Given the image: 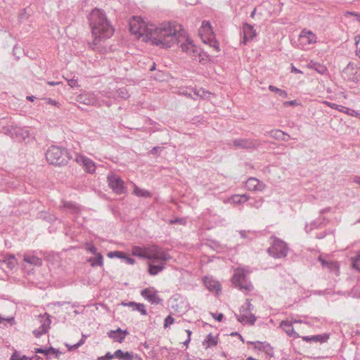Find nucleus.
I'll use <instances>...</instances> for the list:
<instances>
[{"instance_id": "obj_20", "label": "nucleus", "mask_w": 360, "mask_h": 360, "mask_svg": "<svg viewBox=\"0 0 360 360\" xmlns=\"http://www.w3.org/2000/svg\"><path fill=\"white\" fill-rule=\"evenodd\" d=\"M280 326L288 336L292 337L294 338H300L299 334L294 330L292 322L288 321H281Z\"/></svg>"}, {"instance_id": "obj_34", "label": "nucleus", "mask_w": 360, "mask_h": 360, "mask_svg": "<svg viewBox=\"0 0 360 360\" xmlns=\"http://www.w3.org/2000/svg\"><path fill=\"white\" fill-rule=\"evenodd\" d=\"M250 344L255 345V348L259 350H264L269 354V351H272V348L269 345V344L262 342H250Z\"/></svg>"}, {"instance_id": "obj_12", "label": "nucleus", "mask_w": 360, "mask_h": 360, "mask_svg": "<svg viewBox=\"0 0 360 360\" xmlns=\"http://www.w3.org/2000/svg\"><path fill=\"white\" fill-rule=\"evenodd\" d=\"M75 161L83 167L84 170L90 174H93L96 170L95 162L90 158L83 155H77Z\"/></svg>"}, {"instance_id": "obj_4", "label": "nucleus", "mask_w": 360, "mask_h": 360, "mask_svg": "<svg viewBox=\"0 0 360 360\" xmlns=\"http://www.w3.org/2000/svg\"><path fill=\"white\" fill-rule=\"evenodd\" d=\"M147 251L148 259L150 260L154 259L160 262H166L172 258L165 249L155 244L147 246Z\"/></svg>"}, {"instance_id": "obj_13", "label": "nucleus", "mask_w": 360, "mask_h": 360, "mask_svg": "<svg viewBox=\"0 0 360 360\" xmlns=\"http://www.w3.org/2000/svg\"><path fill=\"white\" fill-rule=\"evenodd\" d=\"M141 295L147 300L151 304H159L162 302V299L157 295V291L150 288H145L141 290Z\"/></svg>"}, {"instance_id": "obj_47", "label": "nucleus", "mask_w": 360, "mask_h": 360, "mask_svg": "<svg viewBox=\"0 0 360 360\" xmlns=\"http://www.w3.org/2000/svg\"><path fill=\"white\" fill-rule=\"evenodd\" d=\"M299 103L296 100L289 101H285L283 103V106L288 107V106H295L297 105Z\"/></svg>"}, {"instance_id": "obj_3", "label": "nucleus", "mask_w": 360, "mask_h": 360, "mask_svg": "<svg viewBox=\"0 0 360 360\" xmlns=\"http://www.w3.org/2000/svg\"><path fill=\"white\" fill-rule=\"evenodd\" d=\"M46 158L49 164L61 166L68 162L70 156L67 149L57 146H51L46 152Z\"/></svg>"}, {"instance_id": "obj_55", "label": "nucleus", "mask_w": 360, "mask_h": 360, "mask_svg": "<svg viewBox=\"0 0 360 360\" xmlns=\"http://www.w3.org/2000/svg\"><path fill=\"white\" fill-rule=\"evenodd\" d=\"M239 233H240V236L242 238H248V234H252V233L250 231H239Z\"/></svg>"}, {"instance_id": "obj_21", "label": "nucleus", "mask_w": 360, "mask_h": 360, "mask_svg": "<svg viewBox=\"0 0 360 360\" xmlns=\"http://www.w3.org/2000/svg\"><path fill=\"white\" fill-rule=\"evenodd\" d=\"M319 261L324 268H327L330 271H334L336 274L339 271V265L337 262L326 260L322 256L319 257Z\"/></svg>"}, {"instance_id": "obj_29", "label": "nucleus", "mask_w": 360, "mask_h": 360, "mask_svg": "<svg viewBox=\"0 0 360 360\" xmlns=\"http://www.w3.org/2000/svg\"><path fill=\"white\" fill-rule=\"evenodd\" d=\"M218 343L217 336H214L211 333L208 334L202 342V345L207 349L212 346H215Z\"/></svg>"}, {"instance_id": "obj_45", "label": "nucleus", "mask_w": 360, "mask_h": 360, "mask_svg": "<svg viewBox=\"0 0 360 360\" xmlns=\"http://www.w3.org/2000/svg\"><path fill=\"white\" fill-rule=\"evenodd\" d=\"M344 113L354 117H359L360 115V113L358 111L350 109L349 108H346Z\"/></svg>"}, {"instance_id": "obj_39", "label": "nucleus", "mask_w": 360, "mask_h": 360, "mask_svg": "<svg viewBox=\"0 0 360 360\" xmlns=\"http://www.w3.org/2000/svg\"><path fill=\"white\" fill-rule=\"evenodd\" d=\"M119 97L122 99L129 98V92L126 87H121L117 90Z\"/></svg>"}, {"instance_id": "obj_19", "label": "nucleus", "mask_w": 360, "mask_h": 360, "mask_svg": "<svg viewBox=\"0 0 360 360\" xmlns=\"http://www.w3.org/2000/svg\"><path fill=\"white\" fill-rule=\"evenodd\" d=\"M265 135H269V136L275 139L276 140L283 141H288L290 138L289 134L280 129H274L269 131H266Z\"/></svg>"}, {"instance_id": "obj_28", "label": "nucleus", "mask_w": 360, "mask_h": 360, "mask_svg": "<svg viewBox=\"0 0 360 360\" xmlns=\"http://www.w3.org/2000/svg\"><path fill=\"white\" fill-rule=\"evenodd\" d=\"M114 357L120 360H133L134 356L131 352H124L121 349H117L114 353Z\"/></svg>"}, {"instance_id": "obj_46", "label": "nucleus", "mask_w": 360, "mask_h": 360, "mask_svg": "<svg viewBox=\"0 0 360 360\" xmlns=\"http://www.w3.org/2000/svg\"><path fill=\"white\" fill-rule=\"evenodd\" d=\"M256 321V316L252 314H248V319H246V322L250 323V325H254Z\"/></svg>"}, {"instance_id": "obj_41", "label": "nucleus", "mask_w": 360, "mask_h": 360, "mask_svg": "<svg viewBox=\"0 0 360 360\" xmlns=\"http://www.w3.org/2000/svg\"><path fill=\"white\" fill-rule=\"evenodd\" d=\"M133 310L138 311L141 312V314L142 315H146L147 314V311H146V309L145 308V305L143 304H141V303H136V305L133 308Z\"/></svg>"}, {"instance_id": "obj_53", "label": "nucleus", "mask_w": 360, "mask_h": 360, "mask_svg": "<svg viewBox=\"0 0 360 360\" xmlns=\"http://www.w3.org/2000/svg\"><path fill=\"white\" fill-rule=\"evenodd\" d=\"M356 44V55L360 58V37L358 40L355 42Z\"/></svg>"}, {"instance_id": "obj_1", "label": "nucleus", "mask_w": 360, "mask_h": 360, "mask_svg": "<svg viewBox=\"0 0 360 360\" xmlns=\"http://www.w3.org/2000/svg\"><path fill=\"white\" fill-rule=\"evenodd\" d=\"M184 35L181 25L176 22H164L158 26L149 25L146 28V38L153 45L162 48H169L175 43H180V38Z\"/></svg>"}, {"instance_id": "obj_62", "label": "nucleus", "mask_w": 360, "mask_h": 360, "mask_svg": "<svg viewBox=\"0 0 360 360\" xmlns=\"http://www.w3.org/2000/svg\"><path fill=\"white\" fill-rule=\"evenodd\" d=\"M68 303H69V302H65V301H63V302H54V304H54L55 306L62 307V306H63V305H65V304H68Z\"/></svg>"}, {"instance_id": "obj_18", "label": "nucleus", "mask_w": 360, "mask_h": 360, "mask_svg": "<svg viewBox=\"0 0 360 360\" xmlns=\"http://www.w3.org/2000/svg\"><path fill=\"white\" fill-rule=\"evenodd\" d=\"M243 43L246 44L248 41L252 39L256 35V32L253 28V26L245 23L243 26Z\"/></svg>"}, {"instance_id": "obj_8", "label": "nucleus", "mask_w": 360, "mask_h": 360, "mask_svg": "<svg viewBox=\"0 0 360 360\" xmlns=\"http://www.w3.org/2000/svg\"><path fill=\"white\" fill-rule=\"evenodd\" d=\"M342 76L345 79L358 82L360 80V67L354 62H349L343 69Z\"/></svg>"}, {"instance_id": "obj_17", "label": "nucleus", "mask_w": 360, "mask_h": 360, "mask_svg": "<svg viewBox=\"0 0 360 360\" xmlns=\"http://www.w3.org/2000/svg\"><path fill=\"white\" fill-rule=\"evenodd\" d=\"M129 334L127 330H122L120 328H118L117 330H111L108 333V335L109 338L113 339L115 341L118 342H122L124 340L125 337Z\"/></svg>"}, {"instance_id": "obj_2", "label": "nucleus", "mask_w": 360, "mask_h": 360, "mask_svg": "<svg viewBox=\"0 0 360 360\" xmlns=\"http://www.w3.org/2000/svg\"><path fill=\"white\" fill-rule=\"evenodd\" d=\"M94 40L89 44L93 50H98V45L102 39L110 38L114 30L108 20L105 13L98 8H94L89 16Z\"/></svg>"}, {"instance_id": "obj_54", "label": "nucleus", "mask_w": 360, "mask_h": 360, "mask_svg": "<svg viewBox=\"0 0 360 360\" xmlns=\"http://www.w3.org/2000/svg\"><path fill=\"white\" fill-rule=\"evenodd\" d=\"M68 85L71 87H75L78 86L77 80L75 79L74 78H72L68 80Z\"/></svg>"}, {"instance_id": "obj_22", "label": "nucleus", "mask_w": 360, "mask_h": 360, "mask_svg": "<svg viewBox=\"0 0 360 360\" xmlns=\"http://www.w3.org/2000/svg\"><path fill=\"white\" fill-rule=\"evenodd\" d=\"M302 340L307 342H325L329 338V335L326 333L311 335V336H303Z\"/></svg>"}, {"instance_id": "obj_63", "label": "nucleus", "mask_w": 360, "mask_h": 360, "mask_svg": "<svg viewBox=\"0 0 360 360\" xmlns=\"http://www.w3.org/2000/svg\"><path fill=\"white\" fill-rule=\"evenodd\" d=\"M35 353H39V354H43L45 355V349H42V348H36L35 349Z\"/></svg>"}, {"instance_id": "obj_59", "label": "nucleus", "mask_w": 360, "mask_h": 360, "mask_svg": "<svg viewBox=\"0 0 360 360\" xmlns=\"http://www.w3.org/2000/svg\"><path fill=\"white\" fill-rule=\"evenodd\" d=\"M213 317L217 320L218 321H221L224 317V315L222 314H218L217 316H215L214 314H212Z\"/></svg>"}, {"instance_id": "obj_42", "label": "nucleus", "mask_w": 360, "mask_h": 360, "mask_svg": "<svg viewBox=\"0 0 360 360\" xmlns=\"http://www.w3.org/2000/svg\"><path fill=\"white\" fill-rule=\"evenodd\" d=\"M107 256L110 258L117 257L122 259L124 257V253L120 251H111L108 253Z\"/></svg>"}, {"instance_id": "obj_58", "label": "nucleus", "mask_w": 360, "mask_h": 360, "mask_svg": "<svg viewBox=\"0 0 360 360\" xmlns=\"http://www.w3.org/2000/svg\"><path fill=\"white\" fill-rule=\"evenodd\" d=\"M46 101V103L48 104H50V105H57L58 104V102H56L55 100H53L52 98H44Z\"/></svg>"}, {"instance_id": "obj_49", "label": "nucleus", "mask_w": 360, "mask_h": 360, "mask_svg": "<svg viewBox=\"0 0 360 360\" xmlns=\"http://www.w3.org/2000/svg\"><path fill=\"white\" fill-rule=\"evenodd\" d=\"M162 149H163L162 147L155 146L151 149V150L150 151V153L152 155H155V154L160 153L162 150Z\"/></svg>"}, {"instance_id": "obj_23", "label": "nucleus", "mask_w": 360, "mask_h": 360, "mask_svg": "<svg viewBox=\"0 0 360 360\" xmlns=\"http://www.w3.org/2000/svg\"><path fill=\"white\" fill-rule=\"evenodd\" d=\"M23 260L31 265L37 266L42 265L41 259L30 253H25L23 257Z\"/></svg>"}, {"instance_id": "obj_48", "label": "nucleus", "mask_w": 360, "mask_h": 360, "mask_svg": "<svg viewBox=\"0 0 360 360\" xmlns=\"http://www.w3.org/2000/svg\"><path fill=\"white\" fill-rule=\"evenodd\" d=\"M202 27L205 30L206 32H211V25L209 22L203 21L202 23Z\"/></svg>"}, {"instance_id": "obj_35", "label": "nucleus", "mask_w": 360, "mask_h": 360, "mask_svg": "<svg viewBox=\"0 0 360 360\" xmlns=\"http://www.w3.org/2000/svg\"><path fill=\"white\" fill-rule=\"evenodd\" d=\"M63 207L71 212L76 213L79 211V207L76 204L71 202H63Z\"/></svg>"}, {"instance_id": "obj_26", "label": "nucleus", "mask_w": 360, "mask_h": 360, "mask_svg": "<svg viewBox=\"0 0 360 360\" xmlns=\"http://www.w3.org/2000/svg\"><path fill=\"white\" fill-rule=\"evenodd\" d=\"M307 67L310 69L316 70L317 72L321 75H323L327 72V68L325 65L313 60H311L308 63Z\"/></svg>"}, {"instance_id": "obj_27", "label": "nucleus", "mask_w": 360, "mask_h": 360, "mask_svg": "<svg viewBox=\"0 0 360 360\" xmlns=\"http://www.w3.org/2000/svg\"><path fill=\"white\" fill-rule=\"evenodd\" d=\"M51 323V321L49 318L45 321L44 323L41 325L39 329L34 330L33 333L35 337L39 338L43 334H45L48 331V328H49V325Z\"/></svg>"}, {"instance_id": "obj_32", "label": "nucleus", "mask_w": 360, "mask_h": 360, "mask_svg": "<svg viewBox=\"0 0 360 360\" xmlns=\"http://www.w3.org/2000/svg\"><path fill=\"white\" fill-rule=\"evenodd\" d=\"M249 199V196L246 194L243 195H233L230 198V202L234 203V204H240L243 203L246 201H248Z\"/></svg>"}, {"instance_id": "obj_43", "label": "nucleus", "mask_w": 360, "mask_h": 360, "mask_svg": "<svg viewBox=\"0 0 360 360\" xmlns=\"http://www.w3.org/2000/svg\"><path fill=\"white\" fill-rule=\"evenodd\" d=\"M45 352H46L45 356H48L51 354H56V357H58V354H60V352L58 349H56L52 347H50L48 349H45Z\"/></svg>"}, {"instance_id": "obj_56", "label": "nucleus", "mask_w": 360, "mask_h": 360, "mask_svg": "<svg viewBox=\"0 0 360 360\" xmlns=\"http://www.w3.org/2000/svg\"><path fill=\"white\" fill-rule=\"evenodd\" d=\"M20 354L17 351H15L11 356L10 360H20Z\"/></svg>"}, {"instance_id": "obj_52", "label": "nucleus", "mask_w": 360, "mask_h": 360, "mask_svg": "<svg viewBox=\"0 0 360 360\" xmlns=\"http://www.w3.org/2000/svg\"><path fill=\"white\" fill-rule=\"evenodd\" d=\"M323 103L333 109H335L337 110L338 108V104H335V103H330L329 101H323Z\"/></svg>"}, {"instance_id": "obj_5", "label": "nucleus", "mask_w": 360, "mask_h": 360, "mask_svg": "<svg viewBox=\"0 0 360 360\" xmlns=\"http://www.w3.org/2000/svg\"><path fill=\"white\" fill-rule=\"evenodd\" d=\"M273 243L268 248V253L274 258H283L286 257L288 251L286 243L275 237L271 238Z\"/></svg>"}, {"instance_id": "obj_64", "label": "nucleus", "mask_w": 360, "mask_h": 360, "mask_svg": "<svg viewBox=\"0 0 360 360\" xmlns=\"http://www.w3.org/2000/svg\"><path fill=\"white\" fill-rule=\"evenodd\" d=\"M353 181L357 184L360 185V176H356L353 179Z\"/></svg>"}, {"instance_id": "obj_36", "label": "nucleus", "mask_w": 360, "mask_h": 360, "mask_svg": "<svg viewBox=\"0 0 360 360\" xmlns=\"http://www.w3.org/2000/svg\"><path fill=\"white\" fill-rule=\"evenodd\" d=\"M253 306L250 302V300L248 299L244 305L240 307V313H245L247 315L250 314V312L252 310Z\"/></svg>"}, {"instance_id": "obj_60", "label": "nucleus", "mask_w": 360, "mask_h": 360, "mask_svg": "<svg viewBox=\"0 0 360 360\" xmlns=\"http://www.w3.org/2000/svg\"><path fill=\"white\" fill-rule=\"evenodd\" d=\"M136 302H122V304L124 306L131 307L134 308L136 305Z\"/></svg>"}, {"instance_id": "obj_24", "label": "nucleus", "mask_w": 360, "mask_h": 360, "mask_svg": "<svg viewBox=\"0 0 360 360\" xmlns=\"http://www.w3.org/2000/svg\"><path fill=\"white\" fill-rule=\"evenodd\" d=\"M204 283L206 288L212 292H218L221 290L220 284L214 280L205 278Z\"/></svg>"}, {"instance_id": "obj_11", "label": "nucleus", "mask_w": 360, "mask_h": 360, "mask_svg": "<svg viewBox=\"0 0 360 360\" xmlns=\"http://www.w3.org/2000/svg\"><path fill=\"white\" fill-rule=\"evenodd\" d=\"M298 42L302 49H307L308 45L316 42V37L312 32L303 30L299 35Z\"/></svg>"}, {"instance_id": "obj_44", "label": "nucleus", "mask_w": 360, "mask_h": 360, "mask_svg": "<svg viewBox=\"0 0 360 360\" xmlns=\"http://www.w3.org/2000/svg\"><path fill=\"white\" fill-rule=\"evenodd\" d=\"M174 321V319L171 316L169 315L165 319V323H164V327L167 328L170 325H172Z\"/></svg>"}, {"instance_id": "obj_14", "label": "nucleus", "mask_w": 360, "mask_h": 360, "mask_svg": "<svg viewBox=\"0 0 360 360\" xmlns=\"http://www.w3.org/2000/svg\"><path fill=\"white\" fill-rule=\"evenodd\" d=\"M235 147L243 149H252L258 146V143L256 140L248 139H239L233 141Z\"/></svg>"}, {"instance_id": "obj_33", "label": "nucleus", "mask_w": 360, "mask_h": 360, "mask_svg": "<svg viewBox=\"0 0 360 360\" xmlns=\"http://www.w3.org/2000/svg\"><path fill=\"white\" fill-rule=\"evenodd\" d=\"M4 263L6 265V266L10 269H13L16 264V260L14 257V255H9L6 257H5L4 259Z\"/></svg>"}, {"instance_id": "obj_31", "label": "nucleus", "mask_w": 360, "mask_h": 360, "mask_svg": "<svg viewBox=\"0 0 360 360\" xmlns=\"http://www.w3.org/2000/svg\"><path fill=\"white\" fill-rule=\"evenodd\" d=\"M132 254L141 258L148 259L147 247H145L144 248H141L140 247H134L132 249Z\"/></svg>"}, {"instance_id": "obj_57", "label": "nucleus", "mask_w": 360, "mask_h": 360, "mask_svg": "<svg viewBox=\"0 0 360 360\" xmlns=\"http://www.w3.org/2000/svg\"><path fill=\"white\" fill-rule=\"evenodd\" d=\"M123 259H125L126 262L129 264H134L135 263V260L133 258L127 257L125 254Z\"/></svg>"}, {"instance_id": "obj_25", "label": "nucleus", "mask_w": 360, "mask_h": 360, "mask_svg": "<svg viewBox=\"0 0 360 360\" xmlns=\"http://www.w3.org/2000/svg\"><path fill=\"white\" fill-rule=\"evenodd\" d=\"M165 268V262H161L160 264H149L148 273L151 276H155L161 272Z\"/></svg>"}, {"instance_id": "obj_10", "label": "nucleus", "mask_w": 360, "mask_h": 360, "mask_svg": "<svg viewBox=\"0 0 360 360\" xmlns=\"http://www.w3.org/2000/svg\"><path fill=\"white\" fill-rule=\"evenodd\" d=\"M77 101L87 105L100 106L101 105L99 100L94 93L86 92L79 95L77 97Z\"/></svg>"}, {"instance_id": "obj_16", "label": "nucleus", "mask_w": 360, "mask_h": 360, "mask_svg": "<svg viewBox=\"0 0 360 360\" xmlns=\"http://www.w3.org/2000/svg\"><path fill=\"white\" fill-rule=\"evenodd\" d=\"M245 187L249 191H262L265 188L266 186L264 183L259 181L257 179L254 178V177H250L245 182Z\"/></svg>"}, {"instance_id": "obj_15", "label": "nucleus", "mask_w": 360, "mask_h": 360, "mask_svg": "<svg viewBox=\"0 0 360 360\" xmlns=\"http://www.w3.org/2000/svg\"><path fill=\"white\" fill-rule=\"evenodd\" d=\"M181 50L191 56L195 57L198 54L195 46L193 44V41L186 38L184 42L181 44Z\"/></svg>"}, {"instance_id": "obj_40", "label": "nucleus", "mask_w": 360, "mask_h": 360, "mask_svg": "<svg viewBox=\"0 0 360 360\" xmlns=\"http://www.w3.org/2000/svg\"><path fill=\"white\" fill-rule=\"evenodd\" d=\"M352 266L354 269L360 271V252L352 259Z\"/></svg>"}, {"instance_id": "obj_51", "label": "nucleus", "mask_w": 360, "mask_h": 360, "mask_svg": "<svg viewBox=\"0 0 360 360\" xmlns=\"http://www.w3.org/2000/svg\"><path fill=\"white\" fill-rule=\"evenodd\" d=\"M242 314L240 316H237V319L239 322L240 323H243V322H246V319H248V315L245 313H241Z\"/></svg>"}, {"instance_id": "obj_9", "label": "nucleus", "mask_w": 360, "mask_h": 360, "mask_svg": "<svg viewBox=\"0 0 360 360\" xmlns=\"http://www.w3.org/2000/svg\"><path fill=\"white\" fill-rule=\"evenodd\" d=\"M233 284L240 290L245 292L251 291L253 289L252 283L246 279L243 273H236L232 278Z\"/></svg>"}, {"instance_id": "obj_37", "label": "nucleus", "mask_w": 360, "mask_h": 360, "mask_svg": "<svg viewBox=\"0 0 360 360\" xmlns=\"http://www.w3.org/2000/svg\"><path fill=\"white\" fill-rule=\"evenodd\" d=\"M134 192L135 195L139 197L148 198L150 197V193L148 191L143 190L137 186H135Z\"/></svg>"}, {"instance_id": "obj_6", "label": "nucleus", "mask_w": 360, "mask_h": 360, "mask_svg": "<svg viewBox=\"0 0 360 360\" xmlns=\"http://www.w3.org/2000/svg\"><path fill=\"white\" fill-rule=\"evenodd\" d=\"M1 132L9 136L11 139L17 141L25 140L29 136V133L27 129L13 125L3 127Z\"/></svg>"}, {"instance_id": "obj_61", "label": "nucleus", "mask_w": 360, "mask_h": 360, "mask_svg": "<svg viewBox=\"0 0 360 360\" xmlns=\"http://www.w3.org/2000/svg\"><path fill=\"white\" fill-rule=\"evenodd\" d=\"M105 358L106 360H110L114 358V354H112L110 352H107L105 355Z\"/></svg>"}, {"instance_id": "obj_38", "label": "nucleus", "mask_w": 360, "mask_h": 360, "mask_svg": "<svg viewBox=\"0 0 360 360\" xmlns=\"http://www.w3.org/2000/svg\"><path fill=\"white\" fill-rule=\"evenodd\" d=\"M269 89L271 91L277 93L280 96H281L283 98H287L288 97V93L285 91H284L283 89H278L276 86H274L273 85H269Z\"/></svg>"}, {"instance_id": "obj_30", "label": "nucleus", "mask_w": 360, "mask_h": 360, "mask_svg": "<svg viewBox=\"0 0 360 360\" xmlns=\"http://www.w3.org/2000/svg\"><path fill=\"white\" fill-rule=\"evenodd\" d=\"M88 262L91 264V266H102L103 265V257L101 253H98L94 257H90Z\"/></svg>"}, {"instance_id": "obj_50", "label": "nucleus", "mask_w": 360, "mask_h": 360, "mask_svg": "<svg viewBox=\"0 0 360 360\" xmlns=\"http://www.w3.org/2000/svg\"><path fill=\"white\" fill-rule=\"evenodd\" d=\"M86 250L94 255H97V254L98 253L97 252L96 248L92 245H90L89 247H87Z\"/></svg>"}, {"instance_id": "obj_7", "label": "nucleus", "mask_w": 360, "mask_h": 360, "mask_svg": "<svg viewBox=\"0 0 360 360\" xmlns=\"http://www.w3.org/2000/svg\"><path fill=\"white\" fill-rule=\"evenodd\" d=\"M107 181L109 187L112 191L117 194L121 195L127 191L125 184L122 178L112 172L110 173L107 176Z\"/></svg>"}]
</instances>
